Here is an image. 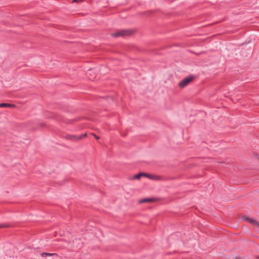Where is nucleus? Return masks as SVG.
<instances>
[{
	"label": "nucleus",
	"instance_id": "3",
	"mask_svg": "<svg viewBox=\"0 0 259 259\" xmlns=\"http://www.w3.org/2000/svg\"><path fill=\"white\" fill-rule=\"evenodd\" d=\"M87 136V134L85 133L84 134L81 135L79 136H77L75 135H68L67 136V139L71 140L72 141H77L81 140L84 137Z\"/></svg>",
	"mask_w": 259,
	"mask_h": 259
},
{
	"label": "nucleus",
	"instance_id": "12",
	"mask_svg": "<svg viewBox=\"0 0 259 259\" xmlns=\"http://www.w3.org/2000/svg\"><path fill=\"white\" fill-rule=\"evenodd\" d=\"M257 258L259 259V255L257 256Z\"/></svg>",
	"mask_w": 259,
	"mask_h": 259
},
{
	"label": "nucleus",
	"instance_id": "4",
	"mask_svg": "<svg viewBox=\"0 0 259 259\" xmlns=\"http://www.w3.org/2000/svg\"><path fill=\"white\" fill-rule=\"evenodd\" d=\"M156 198H145L140 200V203L152 202L158 201Z\"/></svg>",
	"mask_w": 259,
	"mask_h": 259
},
{
	"label": "nucleus",
	"instance_id": "8",
	"mask_svg": "<svg viewBox=\"0 0 259 259\" xmlns=\"http://www.w3.org/2000/svg\"><path fill=\"white\" fill-rule=\"evenodd\" d=\"M57 255L56 253H47V252H44L41 254V256L43 257L47 256H53V255Z\"/></svg>",
	"mask_w": 259,
	"mask_h": 259
},
{
	"label": "nucleus",
	"instance_id": "7",
	"mask_svg": "<svg viewBox=\"0 0 259 259\" xmlns=\"http://www.w3.org/2000/svg\"><path fill=\"white\" fill-rule=\"evenodd\" d=\"M16 105L14 104L9 103H0V107H15Z\"/></svg>",
	"mask_w": 259,
	"mask_h": 259
},
{
	"label": "nucleus",
	"instance_id": "6",
	"mask_svg": "<svg viewBox=\"0 0 259 259\" xmlns=\"http://www.w3.org/2000/svg\"><path fill=\"white\" fill-rule=\"evenodd\" d=\"M246 220L249 223L251 224L254 226H258L259 227V223L256 222L255 220H254L253 219H249V218L246 219Z\"/></svg>",
	"mask_w": 259,
	"mask_h": 259
},
{
	"label": "nucleus",
	"instance_id": "10",
	"mask_svg": "<svg viewBox=\"0 0 259 259\" xmlns=\"http://www.w3.org/2000/svg\"><path fill=\"white\" fill-rule=\"evenodd\" d=\"M84 0H73L72 1V2L73 3H74V2H76V3H79V2H83Z\"/></svg>",
	"mask_w": 259,
	"mask_h": 259
},
{
	"label": "nucleus",
	"instance_id": "5",
	"mask_svg": "<svg viewBox=\"0 0 259 259\" xmlns=\"http://www.w3.org/2000/svg\"><path fill=\"white\" fill-rule=\"evenodd\" d=\"M145 177H146L152 180H159L160 177L157 175H149L148 174L145 173Z\"/></svg>",
	"mask_w": 259,
	"mask_h": 259
},
{
	"label": "nucleus",
	"instance_id": "9",
	"mask_svg": "<svg viewBox=\"0 0 259 259\" xmlns=\"http://www.w3.org/2000/svg\"><path fill=\"white\" fill-rule=\"evenodd\" d=\"M141 176H145V173H140L134 176L135 179H140Z\"/></svg>",
	"mask_w": 259,
	"mask_h": 259
},
{
	"label": "nucleus",
	"instance_id": "1",
	"mask_svg": "<svg viewBox=\"0 0 259 259\" xmlns=\"http://www.w3.org/2000/svg\"><path fill=\"white\" fill-rule=\"evenodd\" d=\"M134 32V31L132 30H119L112 33V36L113 37L130 36L133 34Z\"/></svg>",
	"mask_w": 259,
	"mask_h": 259
},
{
	"label": "nucleus",
	"instance_id": "11",
	"mask_svg": "<svg viewBox=\"0 0 259 259\" xmlns=\"http://www.w3.org/2000/svg\"><path fill=\"white\" fill-rule=\"evenodd\" d=\"M92 135L93 136H94V137H95L97 140H98V139H100V137H99V136H97L96 135H95V134H92Z\"/></svg>",
	"mask_w": 259,
	"mask_h": 259
},
{
	"label": "nucleus",
	"instance_id": "2",
	"mask_svg": "<svg viewBox=\"0 0 259 259\" xmlns=\"http://www.w3.org/2000/svg\"><path fill=\"white\" fill-rule=\"evenodd\" d=\"M193 79L194 77L193 76H189L188 77H186L183 79L179 83V86L181 88H184Z\"/></svg>",
	"mask_w": 259,
	"mask_h": 259
}]
</instances>
